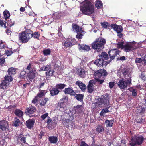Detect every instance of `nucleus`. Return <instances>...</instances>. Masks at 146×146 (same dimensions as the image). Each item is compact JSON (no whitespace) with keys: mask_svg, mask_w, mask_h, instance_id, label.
Masks as SVG:
<instances>
[{"mask_svg":"<svg viewBox=\"0 0 146 146\" xmlns=\"http://www.w3.org/2000/svg\"><path fill=\"white\" fill-rule=\"evenodd\" d=\"M14 113L18 117L22 118L23 117V112L19 109H16L14 111Z\"/></svg>","mask_w":146,"mask_h":146,"instance_id":"nucleus-26","label":"nucleus"},{"mask_svg":"<svg viewBox=\"0 0 146 146\" xmlns=\"http://www.w3.org/2000/svg\"><path fill=\"white\" fill-rule=\"evenodd\" d=\"M72 28L74 31L76 32L77 33L84 32V31L82 30V28L78 26L76 24H73Z\"/></svg>","mask_w":146,"mask_h":146,"instance_id":"nucleus-21","label":"nucleus"},{"mask_svg":"<svg viewBox=\"0 0 146 146\" xmlns=\"http://www.w3.org/2000/svg\"><path fill=\"white\" fill-rule=\"evenodd\" d=\"M48 113H45L42 115L41 117V118L42 120H44L47 117H48Z\"/></svg>","mask_w":146,"mask_h":146,"instance_id":"nucleus-54","label":"nucleus"},{"mask_svg":"<svg viewBox=\"0 0 146 146\" xmlns=\"http://www.w3.org/2000/svg\"><path fill=\"white\" fill-rule=\"evenodd\" d=\"M83 106L82 105H77L74 107V110L76 112L78 113H81L83 111Z\"/></svg>","mask_w":146,"mask_h":146,"instance_id":"nucleus-29","label":"nucleus"},{"mask_svg":"<svg viewBox=\"0 0 146 146\" xmlns=\"http://www.w3.org/2000/svg\"><path fill=\"white\" fill-rule=\"evenodd\" d=\"M36 111V108L35 106L32 105L29 107L27 108L25 110V113L26 115L29 116L30 117H36L37 115L36 114H33Z\"/></svg>","mask_w":146,"mask_h":146,"instance_id":"nucleus-7","label":"nucleus"},{"mask_svg":"<svg viewBox=\"0 0 146 146\" xmlns=\"http://www.w3.org/2000/svg\"><path fill=\"white\" fill-rule=\"evenodd\" d=\"M4 80H2L0 84V88L4 89L6 88L9 84V82L13 80V78L11 76L6 75L4 77Z\"/></svg>","mask_w":146,"mask_h":146,"instance_id":"nucleus-6","label":"nucleus"},{"mask_svg":"<svg viewBox=\"0 0 146 146\" xmlns=\"http://www.w3.org/2000/svg\"><path fill=\"white\" fill-rule=\"evenodd\" d=\"M8 127V123L7 121L5 120L0 121V129L2 131H5Z\"/></svg>","mask_w":146,"mask_h":146,"instance_id":"nucleus-18","label":"nucleus"},{"mask_svg":"<svg viewBox=\"0 0 146 146\" xmlns=\"http://www.w3.org/2000/svg\"><path fill=\"white\" fill-rule=\"evenodd\" d=\"M43 54L45 55H48L50 54L51 51L50 49H45L43 51Z\"/></svg>","mask_w":146,"mask_h":146,"instance_id":"nucleus-48","label":"nucleus"},{"mask_svg":"<svg viewBox=\"0 0 146 146\" xmlns=\"http://www.w3.org/2000/svg\"><path fill=\"white\" fill-rule=\"evenodd\" d=\"M83 3L80 9L82 13L84 14L88 15H92L94 11L93 3L90 1H86Z\"/></svg>","mask_w":146,"mask_h":146,"instance_id":"nucleus-2","label":"nucleus"},{"mask_svg":"<svg viewBox=\"0 0 146 146\" xmlns=\"http://www.w3.org/2000/svg\"><path fill=\"white\" fill-rule=\"evenodd\" d=\"M110 101V96L108 94H106L103 96V98L100 99L99 102L101 104H109Z\"/></svg>","mask_w":146,"mask_h":146,"instance_id":"nucleus-14","label":"nucleus"},{"mask_svg":"<svg viewBox=\"0 0 146 146\" xmlns=\"http://www.w3.org/2000/svg\"><path fill=\"white\" fill-rule=\"evenodd\" d=\"M111 27L117 33H121L123 31L122 27L121 25H117L115 24H111Z\"/></svg>","mask_w":146,"mask_h":146,"instance_id":"nucleus-17","label":"nucleus"},{"mask_svg":"<svg viewBox=\"0 0 146 146\" xmlns=\"http://www.w3.org/2000/svg\"><path fill=\"white\" fill-rule=\"evenodd\" d=\"M35 123V119L33 118L29 119L26 121V125L27 128L29 129L32 128Z\"/></svg>","mask_w":146,"mask_h":146,"instance_id":"nucleus-19","label":"nucleus"},{"mask_svg":"<svg viewBox=\"0 0 146 146\" xmlns=\"http://www.w3.org/2000/svg\"><path fill=\"white\" fill-rule=\"evenodd\" d=\"M49 100L48 98H44V100H43L41 101V102L40 104V106H44L46 103L47 102L49 101Z\"/></svg>","mask_w":146,"mask_h":146,"instance_id":"nucleus-43","label":"nucleus"},{"mask_svg":"<svg viewBox=\"0 0 146 146\" xmlns=\"http://www.w3.org/2000/svg\"><path fill=\"white\" fill-rule=\"evenodd\" d=\"M79 50H83L86 51H89L90 50V46L84 44H79Z\"/></svg>","mask_w":146,"mask_h":146,"instance_id":"nucleus-23","label":"nucleus"},{"mask_svg":"<svg viewBox=\"0 0 146 146\" xmlns=\"http://www.w3.org/2000/svg\"><path fill=\"white\" fill-rule=\"evenodd\" d=\"M136 48V47L135 45L133 44L130 42H127L124 45V50L127 52H129L131 51L134 50H135Z\"/></svg>","mask_w":146,"mask_h":146,"instance_id":"nucleus-11","label":"nucleus"},{"mask_svg":"<svg viewBox=\"0 0 146 146\" xmlns=\"http://www.w3.org/2000/svg\"><path fill=\"white\" fill-rule=\"evenodd\" d=\"M145 108H141V110L139 112V114H142L145 111Z\"/></svg>","mask_w":146,"mask_h":146,"instance_id":"nucleus-63","label":"nucleus"},{"mask_svg":"<svg viewBox=\"0 0 146 146\" xmlns=\"http://www.w3.org/2000/svg\"><path fill=\"white\" fill-rule=\"evenodd\" d=\"M92 80H91L89 82V84L87 86H89V87H93V85L92 82Z\"/></svg>","mask_w":146,"mask_h":146,"instance_id":"nucleus-64","label":"nucleus"},{"mask_svg":"<svg viewBox=\"0 0 146 146\" xmlns=\"http://www.w3.org/2000/svg\"><path fill=\"white\" fill-rule=\"evenodd\" d=\"M46 123L48 127L50 129L54 128L57 124L55 120H52L49 117H47Z\"/></svg>","mask_w":146,"mask_h":146,"instance_id":"nucleus-12","label":"nucleus"},{"mask_svg":"<svg viewBox=\"0 0 146 146\" xmlns=\"http://www.w3.org/2000/svg\"><path fill=\"white\" fill-rule=\"evenodd\" d=\"M45 92L44 90H40L38 93L37 94V96L38 97L40 98H41L43 97L44 95L45 94L44 93V92Z\"/></svg>","mask_w":146,"mask_h":146,"instance_id":"nucleus-46","label":"nucleus"},{"mask_svg":"<svg viewBox=\"0 0 146 146\" xmlns=\"http://www.w3.org/2000/svg\"><path fill=\"white\" fill-rule=\"evenodd\" d=\"M54 71L52 69L49 70L48 71L46 72V75H48L49 76H52L53 75Z\"/></svg>","mask_w":146,"mask_h":146,"instance_id":"nucleus-45","label":"nucleus"},{"mask_svg":"<svg viewBox=\"0 0 146 146\" xmlns=\"http://www.w3.org/2000/svg\"><path fill=\"white\" fill-rule=\"evenodd\" d=\"M37 97H35L34 99H33L32 101V103L35 104L38 101V99L37 98Z\"/></svg>","mask_w":146,"mask_h":146,"instance_id":"nucleus-60","label":"nucleus"},{"mask_svg":"<svg viewBox=\"0 0 146 146\" xmlns=\"http://www.w3.org/2000/svg\"><path fill=\"white\" fill-rule=\"evenodd\" d=\"M8 75L11 76L13 75L16 73V69L15 68L11 67L9 68L8 70Z\"/></svg>","mask_w":146,"mask_h":146,"instance_id":"nucleus-30","label":"nucleus"},{"mask_svg":"<svg viewBox=\"0 0 146 146\" xmlns=\"http://www.w3.org/2000/svg\"><path fill=\"white\" fill-rule=\"evenodd\" d=\"M5 62V58L4 57L0 58V65L1 66H3L4 63Z\"/></svg>","mask_w":146,"mask_h":146,"instance_id":"nucleus-50","label":"nucleus"},{"mask_svg":"<svg viewBox=\"0 0 146 146\" xmlns=\"http://www.w3.org/2000/svg\"><path fill=\"white\" fill-rule=\"evenodd\" d=\"M84 97V95L82 94H78L75 95V97L77 100L81 102L83 101Z\"/></svg>","mask_w":146,"mask_h":146,"instance_id":"nucleus-31","label":"nucleus"},{"mask_svg":"<svg viewBox=\"0 0 146 146\" xmlns=\"http://www.w3.org/2000/svg\"><path fill=\"white\" fill-rule=\"evenodd\" d=\"M143 61V59H142L141 58H136L135 60V62L136 63H141Z\"/></svg>","mask_w":146,"mask_h":146,"instance_id":"nucleus-53","label":"nucleus"},{"mask_svg":"<svg viewBox=\"0 0 146 146\" xmlns=\"http://www.w3.org/2000/svg\"><path fill=\"white\" fill-rule=\"evenodd\" d=\"M22 124L21 122L20 121L19 119L17 117L15 118V121L13 122V126L15 127H17L21 125Z\"/></svg>","mask_w":146,"mask_h":146,"instance_id":"nucleus-33","label":"nucleus"},{"mask_svg":"<svg viewBox=\"0 0 146 146\" xmlns=\"http://www.w3.org/2000/svg\"><path fill=\"white\" fill-rule=\"evenodd\" d=\"M114 121V120L113 119L110 120L107 119L105 121V123L106 124L107 127H111L113 126Z\"/></svg>","mask_w":146,"mask_h":146,"instance_id":"nucleus-32","label":"nucleus"},{"mask_svg":"<svg viewBox=\"0 0 146 146\" xmlns=\"http://www.w3.org/2000/svg\"><path fill=\"white\" fill-rule=\"evenodd\" d=\"M96 131L100 133H101L104 130V127L102 125H97L96 127Z\"/></svg>","mask_w":146,"mask_h":146,"instance_id":"nucleus-34","label":"nucleus"},{"mask_svg":"<svg viewBox=\"0 0 146 146\" xmlns=\"http://www.w3.org/2000/svg\"><path fill=\"white\" fill-rule=\"evenodd\" d=\"M60 101L67 104L68 103V96L66 94L63 95V97L60 100Z\"/></svg>","mask_w":146,"mask_h":146,"instance_id":"nucleus-35","label":"nucleus"},{"mask_svg":"<svg viewBox=\"0 0 146 146\" xmlns=\"http://www.w3.org/2000/svg\"><path fill=\"white\" fill-rule=\"evenodd\" d=\"M76 84L79 86L82 92H84L86 89V86L80 80H78L76 82Z\"/></svg>","mask_w":146,"mask_h":146,"instance_id":"nucleus-20","label":"nucleus"},{"mask_svg":"<svg viewBox=\"0 0 146 146\" xmlns=\"http://www.w3.org/2000/svg\"><path fill=\"white\" fill-rule=\"evenodd\" d=\"M3 13L4 14V17L6 20L10 16V14L9 12L8 11H5L3 12Z\"/></svg>","mask_w":146,"mask_h":146,"instance_id":"nucleus-42","label":"nucleus"},{"mask_svg":"<svg viewBox=\"0 0 146 146\" xmlns=\"http://www.w3.org/2000/svg\"><path fill=\"white\" fill-rule=\"evenodd\" d=\"M121 143L119 144H120L122 146H125L126 145V141L124 139H121Z\"/></svg>","mask_w":146,"mask_h":146,"instance_id":"nucleus-52","label":"nucleus"},{"mask_svg":"<svg viewBox=\"0 0 146 146\" xmlns=\"http://www.w3.org/2000/svg\"><path fill=\"white\" fill-rule=\"evenodd\" d=\"M32 64L31 63H29L28 65L26 68V69L29 71L31 69V68L32 67Z\"/></svg>","mask_w":146,"mask_h":146,"instance_id":"nucleus-61","label":"nucleus"},{"mask_svg":"<svg viewBox=\"0 0 146 146\" xmlns=\"http://www.w3.org/2000/svg\"><path fill=\"white\" fill-rule=\"evenodd\" d=\"M48 139L51 143L55 144L58 141V138L57 137L52 136L49 137Z\"/></svg>","mask_w":146,"mask_h":146,"instance_id":"nucleus-28","label":"nucleus"},{"mask_svg":"<svg viewBox=\"0 0 146 146\" xmlns=\"http://www.w3.org/2000/svg\"><path fill=\"white\" fill-rule=\"evenodd\" d=\"M100 57H101L104 58V60H107L108 59V54L104 52H102L101 54L99 55Z\"/></svg>","mask_w":146,"mask_h":146,"instance_id":"nucleus-36","label":"nucleus"},{"mask_svg":"<svg viewBox=\"0 0 146 146\" xmlns=\"http://www.w3.org/2000/svg\"><path fill=\"white\" fill-rule=\"evenodd\" d=\"M67 104L66 103L60 101V102H58L57 104V106L58 107H59L60 108H64L66 107V105Z\"/></svg>","mask_w":146,"mask_h":146,"instance_id":"nucleus-37","label":"nucleus"},{"mask_svg":"<svg viewBox=\"0 0 146 146\" xmlns=\"http://www.w3.org/2000/svg\"><path fill=\"white\" fill-rule=\"evenodd\" d=\"M106 43L105 40L102 38L100 37L96 39L91 44L92 48L97 50V52H100L104 48V45Z\"/></svg>","mask_w":146,"mask_h":146,"instance_id":"nucleus-4","label":"nucleus"},{"mask_svg":"<svg viewBox=\"0 0 146 146\" xmlns=\"http://www.w3.org/2000/svg\"><path fill=\"white\" fill-rule=\"evenodd\" d=\"M130 92H132V95L133 96L136 97L137 95V92L136 89H133L132 88H130L128 89Z\"/></svg>","mask_w":146,"mask_h":146,"instance_id":"nucleus-41","label":"nucleus"},{"mask_svg":"<svg viewBox=\"0 0 146 146\" xmlns=\"http://www.w3.org/2000/svg\"><path fill=\"white\" fill-rule=\"evenodd\" d=\"M111 62V60L106 61H105L102 58H98L94 61V64L99 67L102 66V67L104 66L106 67L107 65Z\"/></svg>","mask_w":146,"mask_h":146,"instance_id":"nucleus-9","label":"nucleus"},{"mask_svg":"<svg viewBox=\"0 0 146 146\" xmlns=\"http://www.w3.org/2000/svg\"><path fill=\"white\" fill-rule=\"evenodd\" d=\"M123 42H119L118 43L117 45L119 48L124 49V45H123Z\"/></svg>","mask_w":146,"mask_h":146,"instance_id":"nucleus-51","label":"nucleus"},{"mask_svg":"<svg viewBox=\"0 0 146 146\" xmlns=\"http://www.w3.org/2000/svg\"><path fill=\"white\" fill-rule=\"evenodd\" d=\"M40 34L38 32L33 33L30 29H27L24 31L20 33L19 35V41L21 43H26L32 37L39 39Z\"/></svg>","mask_w":146,"mask_h":146,"instance_id":"nucleus-1","label":"nucleus"},{"mask_svg":"<svg viewBox=\"0 0 146 146\" xmlns=\"http://www.w3.org/2000/svg\"><path fill=\"white\" fill-rule=\"evenodd\" d=\"M77 74L81 78H84L85 76V71L84 69L80 68L77 71Z\"/></svg>","mask_w":146,"mask_h":146,"instance_id":"nucleus-27","label":"nucleus"},{"mask_svg":"<svg viewBox=\"0 0 146 146\" xmlns=\"http://www.w3.org/2000/svg\"><path fill=\"white\" fill-rule=\"evenodd\" d=\"M80 146H88V145L84 141H82L81 142Z\"/></svg>","mask_w":146,"mask_h":146,"instance_id":"nucleus-62","label":"nucleus"},{"mask_svg":"<svg viewBox=\"0 0 146 146\" xmlns=\"http://www.w3.org/2000/svg\"><path fill=\"white\" fill-rule=\"evenodd\" d=\"M45 134L44 132L42 131H41L40 133L38 135V137L40 139H41L42 136L44 135Z\"/></svg>","mask_w":146,"mask_h":146,"instance_id":"nucleus-59","label":"nucleus"},{"mask_svg":"<svg viewBox=\"0 0 146 146\" xmlns=\"http://www.w3.org/2000/svg\"><path fill=\"white\" fill-rule=\"evenodd\" d=\"M27 135V134L26 135H24L22 134L18 135L17 137V141L19 143V141H20V143H21L22 144L26 143L27 144V143H26V139Z\"/></svg>","mask_w":146,"mask_h":146,"instance_id":"nucleus-16","label":"nucleus"},{"mask_svg":"<svg viewBox=\"0 0 146 146\" xmlns=\"http://www.w3.org/2000/svg\"><path fill=\"white\" fill-rule=\"evenodd\" d=\"M37 73L36 71V68H33L31 71L27 74V75L28 77L31 81L34 78L35 76L36 75Z\"/></svg>","mask_w":146,"mask_h":146,"instance_id":"nucleus-13","label":"nucleus"},{"mask_svg":"<svg viewBox=\"0 0 146 146\" xmlns=\"http://www.w3.org/2000/svg\"><path fill=\"white\" fill-rule=\"evenodd\" d=\"M140 78L142 79V80L145 82L146 81V76H145L144 73L143 72L141 73V75L140 76Z\"/></svg>","mask_w":146,"mask_h":146,"instance_id":"nucleus-49","label":"nucleus"},{"mask_svg":"<svg viewBox=\"0 0 146 146\" xmlns=\"http://www.w3.org/2000/svg\"><path fill=\"white\" fill-rule=\"evenodd\" d=\"M88 92L90 93H92L94 90L93 87L87 86Z\"/></svg>","mask_w":146,"mask_h":146,"instance_id":"nucleus-57","label":"nucleus"},{"mask_svg":"<svg viewBox=\"0 0 146 146\" xmlns=\"http://www.w3.org/2000/svg\"><path fill=\"white\" fill-rule=\"evenodd\" d=\"M108 73L104 69H99L96 71L94 74V78L96 82L101 84L104 82V77H106Z\"/></svg>","mask_w":146,"mask_h":146,"instance_id":"nucleus-3","label":"nucleus"},{"mask_svg":"<svg viewBox=\"0 0 146 146\" xmlns=\"http://www.w3.org/2000/svg\"><path fill=\"white\" fill-rule=\"evenodd\" d=\"M83 32H80L77 33V34L76 36V38L78 39H81L82 38L83 36V34L82 33Z\"/></svg>","mask_w":146,"mask_h":146,"instance_id":"nucleus-47","label":"nucleus"},{"mask_svg":"<svg viewBox=\"0 0 146 146\" xmlns=\"http://www.w3.org/2000/svg\"><path fill=\"white\" fill-rule=\"evenodd\" d=\"M136 121L137 123H141L142 122H143L145 121V120L143 119L142 118L138 119L137 117V119L136 120Z\"/></svg>","mask_w":146,"mask_h":146,"instance_id":"nucleus-55","label":"nucleus"},{"mask_svg":"<svg viewBox=\"0 0 146 146\" xmlns=\"http://www.w3.org/2000/svg\"><path fill=\"white\" fill-rule=\"evenodd\" d=\"M66 86L65 84H56V87L58 89V90H62Z\"/></svg>","mask_w":146,"mask_h":146,"instance_id":"nucleus-40","label":"nucleus"},{"mask_svg":"<svg viewBox=\"0 0 146 146\" xmlns=\"http://www.w3.org/2000/svg\"><path fill=\"white\" fill-rule=\"evenodd\" d=\"M109 87L110 88H112L115 85V82H111L109 83Z\"/></svg>","mask_w":146,"mask_h":146,"instance_id":"nucleus-56","label":"nucleus"},{"mask_svg":"<svg viewBox=\"0 0 146 146\" xmlns=\"http://www.w3.org/2000/svg\"><path fill=\"white\" fill-rule=\"evenodd\" d=\"M102 27L103 28H106L111 26L110 24L107 22H104L101 23Z\"/></svg>","mask_w":146,"mask_h":146,"instance_id":"nucleus-38","label":"nucleus"},{"mask_svg":"<svg viewBox=\"0 0 146 146\" xmlns=\"http://www.w3.org/2000/svg\"><path fill=\"white\" fill-rule=\"evenodd\" d=\"M120 51L117 49H113L110 51L108 52L110 60H111L115 59V57L119 53Z\"/></svg>","mask_w":146,"mask_h":146,"instance_id":"nucleus-15","label":"nucleus"},{"mask_svg":"<svg viewBox=\"0 0 146 146\" xmlns=\"http://www.w3.org/2000/svg\"><path fill=\"white\" fill-rule=\"evenodd\" d=\"M75 41L76 40L74 39L68 38L64 41H63L62 44L64 48H70L74 45Z\"/></svg>","mask_w":146,"mask_h":146,"instance_id":"nucleus-10","label":"nucleus"},{"mask_svg":"<svg viewBox=\"0 0 146 146\" xmlns=\"http://www.w3.org/2000/svg\"><path fill=\"white\" fill-rule=\"evenodd\" d=\"M63 92L65 94H68L70 95H74L76 94V93L73 90L72 87L65 88Z\"/></svg>","mask_w":146,"mask_h":146,"instance_id":"nucleus-22","label":"nucleus"},{"mask_svg":"<svg viewBox=\"0 0 146 146\" xmlns=\"http://www.w3.org/2000/svg\"><path fill=\"white\" fill-rule=\"evenodd\" d=\"M26 72L25 71H21L18 75V78L20 79H24Z\"/></svg>","mask_w":146,"mask_h":146,"instance_id":"nucleus-44","label":"nucleus"},{"mask_svg":"<svg viewBox=\"0 0 146 146\" xmlns=\"http://www.w3.org/2000/svg\"><path fill=\"white\" fill-rule=\"evenodd\" d=\"M121 72L125 78H126L127 75L129 77V78L131 77V72H129L128 68L125 67L122 70Z\"/></svg>","mask_w":146,"mask_h":146,"instance_id":"nucleus-25","label":"nucleus"},{"mask_svg":"<svg viewBox=\"0 0 146 146\" xmlns=\"http://www.w3.org/2000/svg\"><path fill=\"white\" fill-rule=\"evenodd\" d=\"M144 139L143 135H135L131 137V142L129 144L131 146L140 145L142 144Z\"/></svg>","mask_w":146,"mask_h":146,"instance_id":"nucleus-5","label":"nucleus"},{"mask_svg":"<svg viewBox=\"0 0 146 146\" xmlns=\"http://www.w3.org/2000/svg\"><path fill=\"white\" fill-rule=\"evenodd\" d=\"M59 90L55 86V87L53 88L50 90V94L51 96H54L57 95L60 92Z\"/></svg>","mask_w":146,"mask_h":146,"instance_id":"nucleus-24","label":"nucleus"},{"mask_svg":"<svg viewBox=\"0 0 146 146\" xmlns=\"http://www.w3.org/2000/svg\"><path fill=\"white\" fill-rule=\"evenodd\" d=\"M95 6L97 9H100L103 6V4L102 2L99 1H97L96 3Z\"/></svg>","mask_w":146,"mask_h":146,"instance_id":"nucleus-39","label":"nucleus"},{"mask_svg":"<svg viewBox=\"0 0 146 146\" xmlns=\"http://www.w3.org/2000/svg\"><path fill=\"white\" fill-rule=\"evenodd\" d=\"M131 84V77L128 78L126 80L124 81L123 79L119 80L117 83L118 85L121 89H124L127 87L128 85Z\"/></svg>","mask_w":146,"mask_h":146,"instance_id":"nucleus-8","label":"nucleus"},{"mask_svg":"<svg viewBox=\"0 0 146 146\" xmlns=\"http://www.w3.org/2000/svg\"><path fill=\"white\" fill-rule=\"evenodd\" d=\"M110 106H108V107L106 108H104L102 110H103L104 112L105 113H108L110 112V111L108 110V109L110 108Z\"/></svg>","mask_w":146,"mask_h":146,"instance_id":"nucleus-58","label":"nucleus"}]
</instances>
